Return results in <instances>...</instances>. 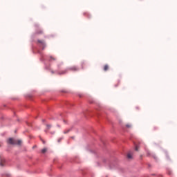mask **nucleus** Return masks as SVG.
Returning <instances> with one entry per match:
<instances>
[{"label": "nucleus", "mask_w": 177, "mask_h": 177, "mask_svg": "<svg viewBox=\"0 0 177 177\" xmlns=\"http://www.w3.org/2000/svg\"><path fill=\"white\" fill-rule=\"evenodd\" d=\"M8 145H18L20 146L21 145V140H15L13 138H9L7 140Z\"/></svg>", "instance_id": "obj_1"}, {"label": "nucleus", "mask_w": 177, "mask_h": 177, "mask_svg": "<svg viewBox=\"0 0 177 177\" xmlns=\"http://www.w3.org/2000/svg\"><path fill=\"white\" fill-rule=\"evenodd\" d=\"M51 128H52V124H46L45 132L48 133V131H49Z\"/></svg>", "instance_id": "obj_2"}, {"label": "nucleus", "mask_w": 177, "mask_h": 177, "mask_svg": "<svg viewBox=\"0 0 177 177\" xmlns=\"http://www.w3.org/2000/svg\"><path fill=\"white\" fill-rule=\"evenodd\" d=\"M36 34L39 35V34H44V31H42L41 29H38L36 31Z\"/></svg>", "instance_id": "obj_3"}, {"label": "nucleus", "mask_w": 177, "mask_h": 177, "mask_svg": "<svg viewBox=\"0 0 177 177\" xmlns=\"http://www.w3.org/2000/svg\"><path fill=\"white\" fill-rule=\"evenodd\" d=\"M70 70H71L72 71H77L78 68H77V66H73V67H71Z\"/></svg>", "instance_id": "obj_4"}, {"label": "nucleus", "mask_w": 177, "mask_h": 177, "mask_svg": "<svg viewBox=\"0 0 177 177\" xmlns=\"http://www.w3.org/2000/svg\"><path fill=\"white\" fill-rule=\"evenodd\" d=\"M109 70V66L107 64L104 66V71H107Z\"/></svg>", "instance_id": "obj_5"}, {"label": "nucleus", "mask_w": 177, "mask_h": 177, "mask_svg": "<svg viewBox=\"0 0 177 177\" xmlns=\"http://www.w3.org/2000/svg\"><path fill=\"white\" fill-rule=\"evenodd\" d=\"M5 162V160L4 159H1V161H0V165L1 167H3V163Z\"/></svg>", "instance_id": "obj_6"}, {"label": "nucleus", "mask_w": 177, "mask_h": 177, "mask_svg": "<svg viewBox=\"0 0 177 177\" xmlns=\"http://www.w3.org/2000/svg\"><path fill=\"white\" fill-rule=\"evenodd\" d=\"M46 151H48V149L46 148H44L42 150H41V153L43 154H45V153H46Z\"/></svg>", "instance_id": "obj_7"}, {"label": "nucleus", "mask_w": 177, "mask_h": 177, "mask_svg": "<svg viewBox=\"0 0 177 177\" xmlns=\"http://www.w3.org/2000/svg\"><path fill=\"white\" fill-rule=\"evenodd\" d=\"M127 158H128L129 159H130V160L132 158V155H131V153H129L127 154Z\"/></svg>", "instance_id": "obj_8"}, {"label": "nucleus", "mask_w": 177, "mask_h": 177, "mask_svg": "<svg viewBox=\"0 0 177 177\" xmlns=\"http://www.w3.org/2000/svg\"><path fill=\"white\" fill-rule=\"evenodd\" d=\"M126 127H127V128H132V124H126Z\"/></svg>", "instance_id": "obj_9"}, {"label": "nucleus", "mask_w": 177, "mask_h": 177, "mask_svg": "<svg viewBox=\"0 0 177 177\" xmlns=\"http://www.w3.org/2000/svg\"><path fill=\"white\" fill-rule=\"evenodd\" d=\"M70 132V129H68V130H65L64 131V133H68Z\"/></svg>", "instance_id": "obj_10"}, {"label": "nucleus", "mask_w": 177, "mask_h": 177, "mask_svg": "<svg viewBox=\"0 0 177 177\" xmlns=\"http://www.w3.org/2000/svg\"><path fill=\"white\" fill-rule=\"evenodd\" d=\"M135 150L136 151H139V147L136 146Z\"/></svg>", "instance_id": "obj_11"}, {"label": "nucleus", "mask_w": 177, "mask_h": 177, "mask_svg": "<svg viewBox=\"0 0 177 177\" xmlns=\"http://www.w3.org/2000/svg\"><path fill=\"white\" fill-rule=\"evenodd\" d=\"M38 42H39V44H44V41H41V40H39Z\"/></svg>", "instance_id": "obj_12"}, {"label": "nucleus", "mask_w": 177, "mask_h": 177, "mask_svg": "<svg viewBox=\"0 0 177 177\" xmlns=\"http://www.w3.org/2000/svg\"><path fill=\"white\" fill-rule=\"evenodd\" d=\"M62 74H66V71H63Z\"/></svg>", "instance_id": "obj_13"}, {"label": "nucleus", "mask_w": 177, "mask_h": 177, "mask_svg": "<svg viewBox=\"0 0 177 177\" xmlns=\"http://www.w3.org/2000/svg\"><path fill=\"white\" fill-rule=\"evenodd\" d=\"M50 59H53V60H55V59L52 57H50Z\"/></svg>", "instance_id": "obj_14"}, {"label": "nucleus", "mask_w": 177, "mask_h": 177, "mask_svg": "<svg viewBox=\"0 0 177 177\" xmlns=\"http://www.w3.org/2000/svg\"><path fill=\"white\" fill-rule=\"evenodd\" d=\"M60 140H62V139L58 140V142H60Z\"/></svg>", "instance_id": "obj_15"}, {"label": "nucleus", "mask_w": 177, "mask_h": 177, "mask_svg": "<svg viewBox=\"0 0 177 177\" xmlns=\"http://www.w3.org/2000/svg\"><path fill=\"white\" fill-rule=\"evenodd\" d=\"M53 135L55 133V132L51 133Z\"/></svg>", "instance_id": "obj_16"}]
</instances>
